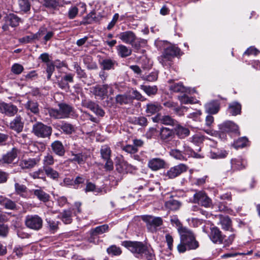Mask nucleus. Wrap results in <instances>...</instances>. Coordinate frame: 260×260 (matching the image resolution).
Returning a JSON list of instances; mask_svg holds the SVG:
<instances>
[{
    "instance_id": "f257e3e1",
    "label": "nucleus",
    "mask_w": 260,
    "mask_h": 260,
    "mask_svg": "<svg viewBox=\"0 0 260 260\" xmlns=\"http://www.w3.org/2000/svg\"><path fill=\"white\" fill-rule=\"evenodd\" d=\"M180 243L177 246L179 252H184L187 249H195L199 246L198 242L196 240L192 232L187 229L179 230Z\"/></svg>"
},
{
    "instance_id": "dca6fc26",
    "label": "nucleus",
    "mask_w": 260,
    "mask_h": 260,
    "mask_svg": "<svg viewBox=\"0 0 260 260\" xmlns=\"http://www.w3.org/2000/svg\"><path fill=\"white\" fill-rule=\"evenodd\" d=\"M24 123L20 116H16L10 123L11 129L19 133L22 131Z\"/></svg>"
},
{
    "instance_id": "f8f14e48",
    "label": "nucleus",
    "mask_w": 260,
    "mask_h": 260,
    "mask_svg": "<svg viewBox=\"0 0 260 260\" xmlns=\"http://www.w3.org/2000/svg\"><path fill=\"white\" fill-rule=\"evenodd\" d=\"M187 167L183 164H180L178 165L172 167L167 173V176L170 179L174 178L181 173L186 171Z\"/></svg>"
},
{
    "instance_id": "680f3d73",
    "label": "nucleus",
    "mask_w": 260,
    "mask_h": 260,
    "mask_svg": "<svg viewBox=\"0 0 260 260\" xmlns=\"http://www.w3.org/2000/svg\"><path fill=\"white\" fill-rule=\"evenodd\" d=\"M9 232V228L7 225L2 224H0V236L6 237Z\"/></svg>"
},
{
    "instance_id": "603ef678",
    "label": "nucleus",
    "mask_w": 260,
    "mask_h": 260,
    "mask_svg": "<svg viewBox=\"0 0 260 260\" xmlns=\"http://www.w3.org/2000/svg\"><path fill=\"white\" fill-rule=\"evenodd\" d=\"M40 34L39 30L35 34H30L29 36L23 37L22 39L24 43H28L35 40H39Z\"/></svg>"
},
{
    "instance_id": "864d4df0",
    "label": "nucleus",
    "mask_w": 260,
    "mask_h": 260,
    "mask_svg": "<svg viewBox=\"0 0 260 260\" xmlns=\"http://www.w3.org/2000/svg\"><path fill=\"white\" fill-rule=\"evenodd\" d=\"M107 252L109 254L114 255H120L121 253V250L120 248L115 245H112L107 249Z\"/></svg>"
},
{
    "instance_id": "423d86ee",
    "label": "nucleus",
    "mask_w": 260,
    "mask_h": 260,
    "mask_svg": "<svg viewBox=\"0 0 260 260\" xmlns=\"http://www.w3.org/2000/svg\"><path fill=\"white\" fill-rule=\"evenodd\" d=\"M52 127L41 122L34 124L32 128V133L37 137L41 138H49L52 134Z\"/></svg>"
},
{
    "instance_id": "72a5a7b5",
    "label": "nucleus",
    "mask_w": 260,
    "mask_h": 260,
    "mask_svg": "<svg viewBox=\"0 0 260 260\" xmlns=\"http://www.w3.org/2000/svg\"><path fill=\"white\" fill-rule=\"evenodd\" d=\"M25 108L35 114H38L40 111L39 104L35 101H28L25 104Z\"/></svg>"
},
{
    "instance_id": "6e6552de",
    "label": "nucleus",
    "mask_w": 260,
    "mask_h": 260,
    "mask_svg": "<svg viewBox=\"0 0 260 260\" xmlns=\"http://www.w3.org/2000/svg\"><path fill=\"white\" fill-rule=\"evenodd\" d=\"M118 37L124 43L131 44L137 49L140 47V44L137 43L138 41L135 34L132 31L122 32L118 35Z\"/></svg>"
},
{
    "instance_id": "6e6d98bb",
    "label": "nucleus",
    "mask_w": 260,
    "mask_h": 260,
    "mask_svg": "<svg viewBox=\"0 0 260 260\" xmlns=\"http://www.w3.org/2000/svg\"><path fill=\"white\" fill-rule=\"evenodd\" d=\"M46 66L47 68L46 71L47 73V79L50 80L53 72L54 71L55 67L52 62H48L46 64Z\"/></svg>"
},
{
    "instance_id": "6ab92c4d",
    "label": "nucleus",
    "mask_w": 260,
    "mask_h": 260,
    "mask_svg": "<svg viewBox=\"0 0 260 260\" xmlns=\"http://www.w3.org/2000/svg\"><path fill=\"white\" fill-rule=\"evenodd\" d=\"M100 64L103 70H114L115 65L117 64L116 61L111 58H105L100 61Z\"/></svg>"
},
{
    "instance_id": "bf43d9fd",
    "label": "nucleus",
    "mask_w": 260,
    "mask_h": 260,
    "mask_svg": "<svg viewBox=\"0 0 260 260\" xmlns=\"http://www.w3.org/2000/svg\"><path fill=\"white\" fill-rule=\"evenodd\" d=\"M74 69L76 71V73L79 78H85L86 77V73L84 70H82L80 67L78 65L77 62H74Z\"/></svg>"
},
{
    "instance_id": "1a4fd4ad",
    "label": "nucleus",
    "mask_w": 260,
    "mask_h": 260,
    "mask_svg": "<svg viewBox=\"0 0 260 260\" xmlns=\"http://www.w3.org/2000/svg\"><path fill=\"white\" fill-rule=\"evenodd\" d=\"M109 89L110 93H113V89L110 85L108 84L97 85L91 88V92L95 96L104 98L107 95Z\"/></svg>"
},
{
    "instance_id": "9b49d317",
    "label": "nucleus",
    "mask_w": 260,
    "mask_h": 260,
    "mask_svg": "<svg viewBox=\"0 0 260 260\" xmlns=\"http://www.w3.org/2000/svg\"><path fill=\"white\" fill-rule=\"evenodd\" d=\"M162 224L161 218L147 215V229L151 232H156Z\"/></svg>"
},
{
    "instance_id": "a211bd4d",
    "label": "nucleus",
    "mask_w": 260,
    "mask_h": 260,
    "mask_svg": "<svg viewBox=\"0 0 260 260\" xmlns=\"http://www.w3.org/2000/svg\"><path fill=\"white\" fill-rule=\"evenodd\" d=\"M17 150L15 148H13L10 151L3 155L0 161L3 164H11L16 158L17 156Z\"/></svg>"
},
{
    "instance_id": "774afa93",
    "label": "nucleus",
    "mask_w": 260,
    "mask_h": 260,
    "mask_svg": "<svg viewBox=\"0 0 260 260\" xmlns=\"http://www.w3.org/2000/svg\"><path fill=\"white\" fill-rule=\"evenodd\" d=\"M78 13V9L76 7L71 8L68 12V17L70 19L74 18Z\"/></svg>"
},
{
    "instance_id": "bb28decb",
    "label": "nucleus",
    "mask_w": 260,
    "mask_h": 260,
    "mask_svg": "<svg viewBox=\"0 0 260 260\" xmlns=\"http://www.w3.org/2000/svg\"><path fill=\"white\" fill-rule=\"evenodd\" d=\"M40 38L44 36L43 40L45 44L49 41L54 36V32L52 30H48L45 27H42L39 29Z\"/></svg>"
},
{
    "instance_id": "c85d7f7f",
    "label": "nucleus",
    "mask_w": 260,
    "mask_h": 260,
    "mask_svg": "<svg viewBox=\"0 0 260 260\" xmlns=\"http://www.w3.org/2000/svg\"><path fill=\"white\" fill-rule=\"evenodd\" d=\"M54 162L55 160L53 156L51 154L47 153L44 156L42 160L43 168L46 169V168L51 167L50 166L53 165Z\"/></svg>"
},
{
    "instance_id": "0eeeda50",
    "label": "nucleus",
    "mask_w": 260,
    "mask_h": 260,
    "mask_svg": "<svg viewBox=\"0 0 260 260\" xmlns=\"http://www.w3.org/2000/svg\"><path fill=\"white\" fill-rule=\"evenodd\" d=\"M25 224L29 229L39 231L43 226V219L38 215H27L25 218Z\"/></svg>"
},
{
    "instance_id": "4be33fe9",
    "label": "nucleus",
    "mask_w": 260,
    "mask_h": 260,
    "mask_svg": "<svg viewBox=\"0 0 260 260\" xmlns=\"http://www.w3.org/2000/svg\"><path fill=\"white\" fill-rule=\"evenodd\" d=\"M227 154V152L224 150L213 148L210 152L209 157L212 159H221L225 158Z\"/></svg>"
},
{
    "instance_id": "9d476101",
    "label": "nucleus",
    "mask_w": 260,
    "mask_h": 260,
    "mask_svg": "<svg viewBox=\"0 0 260 260\" xmlns=\"http://www.w3.org/2000/svg\"><path fill=\"white\" fill-rule=\"evenodd\" d=\"M193 202L205 207H209L211 204L210 199L203 191H199L194 194Z\"/></svg>"
},
{
    "instance_id": "412c9836",
    "label": "nucleus",
    "mask_w": 260,
    "mask_h": 260,
    "mask_svg": "<svg viewBox=\"0 0 260 260\" xmlns=\"http://www.w3.org/2000/svg\"><path fill=\"white\" fill-rule=\"evenodd\" d=\"M165 161L160 158H155L149 160L148 166L152 170L156 171L164 167Z\"/></svg>"
},
{
    "instance_id": "c03bdc74",
    "label": "nucleus",
    "mask_w": 260,
    "mask_h": 260,
    "mask_svg": "<svg viewBox=\"0 0 260 260\" xmlns=\"http://www.w3.org/2000/svg\"><path fill=\"white\" fill-rule=\"evenodd\" d=\"M220 222L223 229L229 230L231 226V220L228 216H221Z\"/></svg>"
},
{
    "instance_id": "473e14b6",
    "label": "nucleus",
    "mask_w": 260,
    "mask_h": 260,
    "mask_svg": "<svg viewBox=\"0 0 260 260\" xmlns=\"http://www.w3.org/2000/svg\"><path fill=\"white\" fill-rule=\"evenodd\" d=\"M169 88L170 90L175 92L185 93L187 92L188 90V89L181 82L171 85Z\"/></svg>"
},
{
    "instance_id": "13d9d810",
    "label": "nucleus",
    "mask_w": 260,
    "mask_h": 260,
    "mask_svg": "<svg viewBox=\"0 0 260 260\" xmlns=\"http://www.w3.org/2000/svg\"><path fill=\"white\" fill-rule=\"evenodd\" d=\"M23 67L22 65L18 63L14 64L11 69V71L15 74H20L23 70Z\"/></svg>"
},
{
    "instance_id": "69168bd1",
    "label": "nucleus",
    "mask_w": 260,
    "mask_h": 260,
    "mask_svg": "<svg viewBox=\"0 0 260 260\" xmlns=\"http://www.w3.org/2000/svg\"><path fill=\"white\" fill-rule=\"evenodd\" d=\"M15 188L16 192L18 194H20L25 192L27 188L25 185L23 184L16 183L15 184Z\"/></svg>"
},
{
    "instance_id": "2eb2a0df",
    "label": "nucleus",
    "mask_w": 260,
    "mask_h": 260,
    "mask_svg": "<svg viewBox=\"0 0 260 260\" xmlns=\"http://www.w3.org/2000/svg\"><path fill=\"white\" fill-rule=\"evenodd\" d=\"M37 158H23L19 162V166L22 169H30L34 168L39 162Z\"/></svg>"
},
{
    "instance_id": "7c9ffc66",
    "label": "nucleus",
    "mask_w": 260,
    "mask_h": 260,
    "mask_svg": "<svg viewBox=\"0 0 260 260\" xmlns=\"http://www.w3.org/2000/svg\"><path fill=\"white\" fill-rule=\"evenodd\" d=\"M229 112L233 116L240 114L241 110V105L237 102H233L229 106Z\"/></svg>"
},
{
    "instance_id": "338daca9",
    "label": "nucleus",
    "mask_w": 260,
    "mask_h": 260,
    "mask_svg": "<svg viewBox=\"0 0 260 260\" xmlns=\"http://www.w3.org/2000/svg\"><path fill=\"white\" fill-rule=\"evenodd\" d=\"M119 18V15L118 13H116L114 15L111 21L108 24L107 26V29L111 30L115 25L118 21Z\"/></svg>"
},
{
    "instance_id": "cd10ccee",
    "label": "nucleus",
    "mask_w": 260,
    "mask_h": 260,
    "mask_svg": "<svg viewBox=\"0 0 260 260\" xmlns=\"http://www.w3.org/2000/svg\"><path fill=\"white\" fill-rule=\"evenodd\" d=\"M5 18L6 22L12 27H15L18 25L20 21V18L14 14H10Z\"/></svg>"
},
{
    "instance_id": "79ce46f5",
    "label": "nucleus",
    "mask_w": 260,
    "mask_h": 260,
    "mask_svg": "<svg viewBox=\"0 0 260 260\" xmlns=\"http://www.w3.org/2000/svg\"><path fill=\"white\" fill-rule=\"evenodd\" d=\"M248 142V141L247 138L241 137L234 142L233 146L236 149L243 148L247 146Z\"/></svg>"
},
{
    "instance_id": "de8ad7c7",
    "label": "nucleus",
    "mask_w": 260,
    "mask_h": 260,
    "mask_svg": "<svg viewBox=\"0 0 260 260\" xmlns=\"http://www.w3.org/2000/svg\"><path fill=\"white\" fill-rule=\"evenodd\" d=\"M72 156L73 157L71 158L72 161L77 162L78 164H83L86 158V157L82 153L73 154Z\"/></svg>"
},
{
    "instance_id": "7ed1b4c3",
    "label": "nucleus",
    "mask_w": 260,
    "mask_h": 260,
    "mask_svg": "<svg viewBox=\"0 0 260 260\" xmlns=\"http://www.w3.org/2000/svg\"><path fill=\"white\" fill-rule=\"evenodd\" d=\"M179 48L174 45H170L165 48L162 55L158 58L159 61L163 66L169 67L171 66L172 59L179 55Z\"/></svg>"
},
{
    "instance_id": "2f4dec72",
    "label": "nucleus",
    "mask_w": 260,
    "mask_h": 260,
    "mask_svg": "<svg viewBox=\"0 0 260 260\" xmlns=\"http://www.w3.org/2000/svg\"><path fill=\"white\" fill-rule=\"evenodd\" d=\"M72 213L71 210H66L61 213L58 218H60L65 224H70L72 221Z\"/></svg>"
},
{
    "instance_id": "20e7f679",
    "label": "nucleus",
    "mask_w": 260,
    "mask_h": 260,
    "mask_svg": "<svg viewBox=\"0 0 260 260\" xmlns=\"http://www.w3.org/2000/svg\"><path fill=\"white\" fill-rule=\"evenodd\" d=\"M122 245L138 258L142 257L146 249L145 245L141 242L125 241L122 242Z\"/></svg>"
},
{
    "instance_id": "5701e85b",
    "label": "nucleus",
    "mask_w": 260,
    "mask_h": 260,
    "mask_svg": "<svg viewBox=\"0 0 260 260\" xmlns=\"http://www.w3.org/2000/svg\"><path fill=\"white\" fill-rule=\"evenodd\" d=\"M31 192L41 201L46 202L49 200L50 196L41 188L32 189Z\"/></svg>"
},
{
    "instance_id": "4468645a",
    "label": "nucleus",
    "mask_w": 260,
    "mask_h": 260,
    "mask_svg": "<svg viewBox=\"0 0 260 260\" xmlns=\"http://www.w3.org/2000/svg\"><path fill=\"white\" fill-rule=\"evenodd\" d=\"M0 111L9 116H13L18 112V108L12 104L2 102L0 103Z\"/></svg>"
},
{
    "instance_id": "f3484780",
    "label": "nucleus",
    "mask_w": 260,
    "mask_h": 260,
    "mask_svg": "<svg viewBox=\"0 0 260 260\" xmlns=\"http://www.w3.org/2000/svg\"><path fill=\"white\" fill-rule=\"evenodd\" d=\"M211 232L209 234V237L213 242L221 243L222 242L223 237L221 235L220 230L216 227H212L211 229Z\"/></svg>"
},
{
    "instance_id": "a878e982",
    "label": "nucleus",
    "mask_w": 260,
    "mask_h": 260,
    "mask_svg": "<svg viewBox=\"0 0 260 260\" xmlns=\"http://www.w3.org/2000/svg\"><path fill=\"white\" fill-rule=\"evenodd\" d=\"M221 130L223 132H234L238 130V126L232 121H226L221 125Z\"/></svg>"
},
{
    "instance_id": "0e129e2a",
    "label": "nucleus",
    "mask_w": 260,
    "mask_h": 260,
    "mask_svg": "<svg viewBox=\"0 0 260 260\" xmlns=\"http://www.w3.org/2000/svg\"><path fill=\"white\" fill-rule=\"evenodd\" d=\"M165 238L166 241L167 243L168 249L170 250H172L173 249V238L172 236L170 234H167L165 236Z\"/></svg>"
},
{
    "instance_id": "58836bf2",
    "label": "nucleus",
    "mask_w": 260,
    "mask_h": 260,
    "mask_svg": "<svg viewBox=\"0 0 260 260\" xmlns=\"http://www.w3.org/2000/svg\"><path fill=\"white\" fill-rule=\"evenodd\" d=\"M29 176L34 179H41L44 181L46 180L45 173L44 169H39L38 170L29 173Z\"/></svg>"
},
{
    "instance_id": "4c0bfd02",
    "label": "nucleus",
    "mask_w": 260,
    "mask_h": 260,
    "mask_svg": "<svg viewBox=\"0 0 260 260\" xmlns=\"http://www.w3.org/2000/svg\"><path fill=\"white\" fill-rule=\"evenodd\" d=\"M165 206L167 208L171 210H177L181 206V203L175 200L171 199L165 203Z\"/></svg>"
},
{
    "instance_id": "4d7b16f0",
    "label": "nucleus",
    "mask_w": 260,
    "mask_h": 260,
    "mask_svg": "<svg viewBox=\"0 0 260 260\" xmlns=\"http://www.w3.org/2000/svg\"><path fill=\"white\" fill-rule=\"evenodd\" d=\"M171 222L173 225H175L178 228V231L179 233V230L180 229H186L185 227L182 226L180 221L178 219V217L176 216H172L171 218Z\"/></svg>"
},
{
    "instance_id": "3c124183",
    "label": "nucleus",
    "mask_w": 260,
    "mask_h": 260,
    "mask_svg": "<svg viewBox=\"0 0 260 260\" xmlns=\"http://www.w3.org/2000/svg\"><path fill=\"white\" fill-rule=\"evenodd\" d=\"M18 3L21 10L25 12L30 10V4L28 0H19Z\"/></svg>"
},
{
    "instance_id": "ea45409f",
    "label": "nucleus",
    "mask_w": 260,
    "mask_h": 260,
    "mask_svg": "<svg viewBox=\"0 0 260 260\" xmlns=\"http://www.w3.org/2000/svg\"><path fill=\"white\" fill-rule=\"evenodd\" d=\"M61 130L66 134H71L75 131V126L71 123L63 122L60 126Z\"/></svg>"
},
{
    "instance_id": "39448f33",
    "label": "nucleus",
    "mask_w": 260,
    "mask_h": 260,
    "mask_svg": "<svg viewBox=\"0 0 260 260\" xmlns=\"http://www.w3.org/2000/svg\"><path fill=\"white\" fill-rule=\"evenodd\" d=\"M183 149H179L178 148L171 149L169 152L170 155L174 158L183 161L186 160V156L188 157L192 156L193 150L184 143H182Z\"/></svg>"
},
{
    "instance_id": "5fc2aeb1",
    "label": "nucleus",
    "mask_w": 260,
    "mask_h": 260,
    "mask_svg": "<svg viewBox=\"0 0 260 260\" xmlns=\"http://www.w3.org/2000/svg\"><path fill=\"white\" fill-rule=\"evenodd\" d=\"M116 102L121 105L128 104L131 98L126 95H118L116 98Z\"/></svg>"
},
{
    "instance_id": "e433bc0d",
    "label": "nucleus",
    "mask_w": 260,
    "mask_h": 260,
    "mask_svg": "<svg viewBox=\"0 0 260 260\" xmlns=\"http://www.w3.org/2000/svg\"><path fill=\"white\" fill-rule=\"evenodd\" d=\"M44 171L45 173V175H46L47 177L54 180H57L59 177V173L51 167L44 169Z\"/></svg>"
},
{
    "instance_id": "49530a36",
    "label": "nucleus",
    "mask_w": 260,
    "mask_h": 260,
    "mask_svg": "<svg viewBox=\"0 0 260 260\" xmlns=\"http://www.w3.org/2000/svg\"><path fill=\"white\" fill-rule=\"evenodd\" d=\"M178 99L179 100L181 104H194L197 101L192 98H190L185 94L181 96H178Z\"/></svg>"
},
{
    "instance_id": "c756f323",
    "label": "nucleus",
    "mask_w": 260,
    "mask_h": 260,
    "mask_svg": "<svg viewBox=\"0 0 260 260\" xmlns=\"http://www.w3.org/2000/svg\"><path fill=\"white\" fill-rule=\"evenodd\" d=\"M175 130L176 135L180 139H183L188 136L189 135V129L185 127L181 126L180 125H176Z\"/></svg>"
},
{
    "instance_id": "052dcab7",
    "label": "nucleus",
    "mask_w": 260,
    "mask_h": 260,
    "mask_svg": "<svg viewBox=\"0 0 260 260\" xmlns=\"http://www.w3.org/2000/svg\"><path fill=\"white\" fill-rule=\"evenodd\" d=\"M122 150L131 154L135 153L138 151L136 147L131 145H127L126 146L123 147Z\"/></svg>"
},
{
    "instance_id": "e2e57ef3",
    "label": "nucleus",
    "mask_w": 260,
    "mask_h": 260,
    "mask_svg": "<svg viewBox=\"0 0 260 260\" xmlns=\"http://www.w3.org/2000/svg\"><path fill=\"white\" fill-rule=\"evenodd\" d=\"M187 109V108L185 106L178 107L177 105L173 111L177 115L182 116L184 115V112L186 111Z\"/></svg>"
},
{
    "instance_id": "c9c22d12",
    "label": "nucleus",
    "mask_w": 260,
    "mask_h": 260,
    "mask_svg": "<svg viewBox=\"0 0 260 260\" xmlns=\"http://www.w3.org/2000/svg\"><path fill=\"white\" fill-rule=\"evenodd\" d=\"M109 230V226L108 224H103L96 227L90 230V234L91 236H95L97 235L102 234Z\"/></svg>"
},
{
    "instance_id": "09e8293b",
    "label": "nucleus",
    "mask_w": 260,
    "mask_h": 260,
    "mask_svg": "<svg viewBox=\"0 0 260 260\" xmlns=\"http://www.w3.org/2000/svg\"><path fill=\"white\" fill-rule=\"evenodd\" d=\"M42 3L47 8L54 9L59 5L58 0H43Z\"/></svg>"
},
{
    "instance_id": "b1692460",
    "label": "nucleus",
    "mask_w": 260,
    "mask_h": 260,
    "mask_svg": "<svg viewBox=\"0 0 260 260\" xmlns=\"http://www.w3.org/2000/svg\"><path fill=\"white\" fill-rule=\"evenodd\" d=\"M0 205L9 210H14L16 207V205L14 201L3 196H0Z\"/></svg>"
},
{
    "instance_id": "f03ea898",
    "label": "nucleus",
    "mask_w": 260,
    "mask_h": 260,
    "mask_svg": "<svg viewBox=\"0 0 260 260\" xmlns=\"http://www.w3.org/2000/svg\"><path fill=\"white\" fill-rule=\"evenodd\" d=\"M58 109H50L49 115L55 119H64L73 116L75 114L74 108L69 104L60 103L58 104Z\"/></svg>"
},
{
    "instance_id": "393cba45",
    "label": "nucleus",
    "mask_w": 260,
    "mask_h": 260,
    "mask_svg": "<svg viewBox=\"0 0 260 260\" xmlns=\"http://www.w3.org/2000/svg\"><path fill=\"white\" fill-rule=\"evenodd\" d=\"M206 111L211 114H216L219 110L220 107L218 102L216 101L211 102L205 105Z\"/></svg>"
},
{
    "instance_id": "ddd939ff",
    "label": "nucleus",
    "mask_w": 260,
    "mask_h": 260,
    "mask_svg": "<svg viewBox=\"0 0 260 260\" xmlns=\"http://www.w3.org/2000/svg\"><path fill=\"white\" fill-rule=\"evenodd\" d=\"M154 122H160L161 124L169 125H177V121L169 115H161L157 114L156 116L151 118Z\"/></svg>"
},
{
    "instance_id": "a19ab883",
    "label": "nucleus",
    "mask_w": 260,
    "mask_h": 260,
    "mask_svg": "<svg viewBox=\"0 0 260 260\" xmlns=\"http://www.w3.org/2000/svg\"><path fill=\"white\" fill-rule=\"evenodd\" d=\"M100 151L101 157L103 159L105 160L110 158L111 150L108 146H103L101 149Z\"/></svg>"
},
{
    "instance_id": "8fccbe9b",
    "label": "nucleus",
    "mask_w": 260,
    "mask_h": 260,
    "mask_svg": "<svg viewBox=\"0 0 260 260\" xmlns=\"http://www.w3.org/2000/svg\"><path fill=\"white\" fill-rule=\"evenodd\" d=\"M173 134L172 131L166 127H163L160 132V135L161 139L167 140L170 138Z\"/></svg>"
},
{
    "instance_id": "a18cd8bd",
    "label": "nucleus",
    "mask_w": 260,
    "mask_h": 260,
    "mask_svg": "<svg viewBox=\"0 0 260 260\" xmlns=\"http://www.w3.org/2000/svg\"><path fill=\"white\" fill-rule=\"evenodd\" d=\"M161 108V106L158 103L147 105V116H149L148 113L152 114L158 112Z\"/></svg>"
},
{
    "instance_id": "f704fd0d",
    "label": "nucleus",
    "mask_w": 260,
    "mask_h": 260,
    "mask_svg": "<svg viewBox=\"0 0 260 260\" xmlns=\"http://www.w3.org/2000/svg\"><path fill=\"white\" fill-rule=\"evenodd\" d=\"M118 54L122 57H125L132 54V50L123 45L117 46Z\"/></svg>"
},
{
    "instance_id": "37998d69",
    "label": "nucleus",
    "mask_w": 260,
    "mask_h": 260,
    "mask_svg": "<svg viewBox=\"0 0 260 260\" xmlns=\"http://www.w3.org/2000/svg\"><path fill=\"white\" fill-rule=\"evenodd\" d=\"M116 166L117 170L119 172H122L124 170V167L126 166L127 164L123 160L122 156H117L115 160Z\"/></svg>"
},
{
    "instance_id": "aec40b11",
    "label": "nucleus",
    "mask_w": 260,
    "mask_h": 260,
    "mask_svg": "<svg viewBox=\"0 0 260 260\" xmlns=\"http://www.w3.org/2000/svg\"><path fill=\"white\" fill-rule=\"evenodd\" d=\"M53 151L57 155L62 156L65 153V149L62 143L59 141L53 142L51 145Z\"/></svg>"
}]
</instances>
